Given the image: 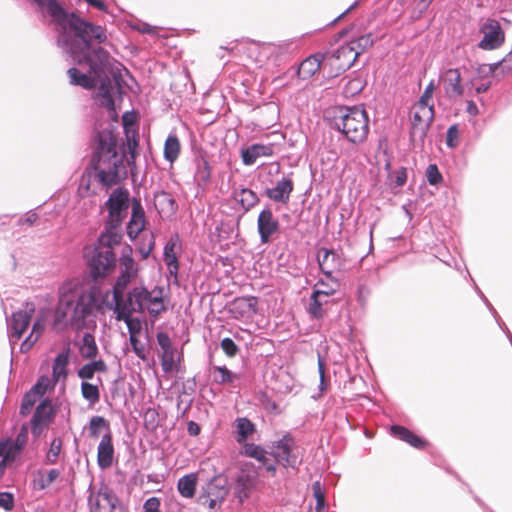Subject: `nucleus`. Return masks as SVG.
I'll use <instances>...</instances> for the list:
<instances>
[{
  "instance_id": "nucleus-1",
  "label": "nucleus",
  "mask_w": 512,
  "mask_h": 512,
  "mask_svg": "<svg viewBox=\"0 0 512 512\" xmlns=\"http://www.w3.org/2000/svg\"><path fill=\"white\" fill-rule=\"evenodd\" d=\"M101 307L100 295L95 288L85 289L78 283L66 281L58 290L52 326L56 331H64L68 327L82 329L86 319Z\"/></svg>"
},
{
  "instance_id": "nucleus-2",
  "label": "nucleus",
  "mask_w": 512,
  "mask_h": 512,
  "mask_svg": "<svg viewBox=\"0 0 512 512\" xmlns=\"http://www.w3.org/2000/svg\"><path fill=\"white\" fill-rule=\"evenodd\" d=\"M94 151L91 158L92 176L106 188L120 183L127 176L124 155L117 152V136L112 125L94 128Z\"/></svg>"
},
{
  "instance_id": "nucleus-3",
  "label": "nucleus",
  "mask_w": 512,
  "mask_h": 512,
  "mask_svg": "<svg viewBox=\"0 0 512 512\" xmlns=\"http://www.w3.org/2000/svg\"><path fill=\"white\" fill-rule=\"evenodd\" d=\"M369 122L367 111L360 106H339L333 109L329 118L330 128L356 146L366 142L370 131Z\"/></svg>"
},
{
  "instance_id": "nucleus-4",
  "label": "nucleus",
  "mask_w": 512,
  "mask_h": 512,
  "mask_svg": "<svg viewBox=\"0 0 512 512\" xmlns=\"http://www.w3.org/2000/svg\"><path fill=\"white\" fill-rule=\"evenodd\" d=\"M123 234L101 232L94 246L86 252L88 265L93 279L104 277L116 266V255L114 246L119 245Z\"/></svg>"
},
{
  "instance_id": "nucleus-5",
  "label": "nucleus",
  "mask_w": 512,
  "mask_h": 512,
  "mask_svg": "<svg viewBox=\"0 0 512 512\" xmlns=\"http://www.w3.org/2000/svg\"><path fill=\"white\" fill-rule=\"evenodd\" d=\"M130 203V194L126 188L117 187L109 195L104 203L108 210V217L102 232L113 234H123L121 225L127 216Z\"/></svg>"
},
{
  "instance_id": "nucleus-6",
  "label": "nucleus",
  "mask_w": 512,
  "mask_h": 512,
  "mask_svg": "<svg viewBox=\"0 0 512 512\" xmlns=\"http://www.w3.org/2000/svg\"><path fill=\"white\" fill-rule=\"evenodd\" d=\"M229 490L228 477L223 473H218L202 487L198 502L207 505L210 509L219 508L229 494Z\"/></svg>"
},
{
  "instance_id": "nucleus-7",
  "label": "nucleus",
  "mask_w": 512,
  "mask_h": 512,
  "mask_svg": "<svg viewBox=\"0 0 512 512\" xmlns=\"http://www.w3.org/2000/svg\"><path fill=\"white\" fill-rule=\"evenodd\" d=\"M271 449V455L276 463L284 468L298 470L302 463V458L297 452L295 439L290 433H286L281 439L275 441Z\"/></svg>"
},
{
  "instance_id": "nucleus-8",
  "label": "nucleus",
  "mask_w": 512,
  "mask_h": 512,
  "mask_svg": "<svg viewBox=\"0 0 512 512\" xmlns=\"http://www.w3.org/2000/svg\"><path fill=\"white\" fill-rule=\"evenodd\" d=\"M435 117L434 105L427 111L415 109L410 118L409 140L414 147L422 148Z\"/></svg>"
},
{
  "instance_id": "nucleus-9",
  "label": "nucleus",
  "mask_w": 512,
  "mask_h": 512,
  "mask_svg": "<svg viewBox=\"0 0 512 512\" xmlns=\"http://www.w3.org/2000/svg\"><path fill=\"white\" fill-rule=\"evenodd\" d=\"M34 312V305L26 303L24 309H19L6 318L7 333L12 347L18 343L23 333L28 329Z\"/></svg>"
},
{
  "instance_id": "nucleus-10",
  "label": "nucleus",
  "mask_w": 512,
  "mask_h": 512,
  "mask_svg": "<svg viewBox=\"0 0 512 512\" xmlns=\"http://www.w3.org/2000/svg\"><path fill=\"white\" fill-rule=\"evenodd\" d=\"M132 247L125 245L119 258L120 273L113 285L112 294L119 296L121 290H125L127 285L138 276V265L132 257Z\"/></svg>"
},
{
  "instance_id": "nucleus-11",
  "label": "nucleus",
  "mask_w": 512,
  "mask_h": 512,
  "mask_svg": "<svg viewBox=\"0 0 512 512\" xmlns=\"http://www.w3.org/2000/svg\"><path fill=\"white\" fill-rule=\"evenodd\" d=\"M483 34L478 47L485 51H492L500 48L505 41V33L500 23L493 18H488L479 28Z\"/></svg>"
},
{
  "instance_id": "nucleus-12",
  "label": "nucleus",
  "mask_w": 512,
  "mask_h": 512,
  "mask_svg": "<svg viewBox=\"0 0 512 512\" xmlns=\"http://www.w3.org/2000/svg\"><path fill=\"white\" fill-rule=\"evenodd\" d=\"M88 506L90 512H113L118 503L117 496L108 487L100 488L97 493L88 488Z\"/></svg>"
},
{
  "instance_id": "nucleus-13",
  "label": "nucleus",
  "mask_w": 512,
  "mask_h": 512,
  "mask_svg": "<svg viewBox=\"0 0 512 512\" xmlns=\"http://www.w3.org/2000/svg\"><path fill=\"white\" fill-rule=\"evenodd\" d=\"M296 49L297 44L293 39L282 40L277 43H262L259 46V56L278 62L291 55Z\"/></svg>"
},
{
  "instance_id": "nucleus-14",
  "label": "nucleus",
  "mask_w": 512,
  "mask_h": 512,
  "mask_svg": "<svg viewBox=\"0 0 512 512\" xmlns=\"http://www.w3.org/2000/svg\"><path fill=\"white\" fill-rule=\"evenodd\" d=\"M280 229L278 219L273 215L270 205H266L257 218V230L262 244L269 243Z\"/></svg>"
},
{
  "instance_id": "nucleus-15",
  "label": "nucleus",
  "mask_w": 512,
  "mask_h": 512,
  "mask_svg": "<svg viewBox=\"0 0 512 512\" xmlns=\"http://www.w3.org/2000/svg\"><path fill=\"white\" fill-rule=\"evenodd\" d=\"M356 47L354 44H343L336 50L325 52L327 61L331 66L335 67V61H340L337 68L342 71L350 69L357 60L360 52H354Z\"/></svg>"
},
{
  "instance_id": "nucleus-16",
  "label": "nucleus",
  "mask_w": 512,
  "mask_h": 512,
  "mask_svg": "<svg viewBox=\"0 0 512 512\" xmlns=\"http://www.w3.org/2000/svg\"><path fill=\"white\" fill-rule=\"evenodd\" d=\"M54 410L51 401L46 398L36 407L31 419V432L34 436H39L45 427L52 422Z\"/></svg>"
},
{
  "instance_id": "nucleus-17",
  "label": "nucleus",
  "mask_w": 512,
  "mask_h": 512,
  "mask_svg": "<svg viewBox=\"0 0 512 512\" xmlns=\"http://www.w3.org/2000/svg\"><path fill=\"white\" fill-rule=\"evenodd\" d=\"M28 440V428L22 425L14 439L9 438V443L5 448V454L0 462V468H5L10 462L18 459Z\"/></svg>"
},
{
  "instance_id": "nucleus-18",
  "label": "nucleus",
  "mask_w": 512,
  "mask_h": 512,
  "mask_svg": "<svg viewBox=\"0 0 512 512\" xmlns=\"http://www.w3.org/2000/svg\"><path fill=\"white\" fill-rule=\"evenodd\" d=\"M145 227V211L139 199L133 198L132 211L129 221L126 224V234L131 241H134Z\"/></svg>"
},
{
  "instance_id": "nucleus-19",
  "label": "nucleus",
  "mask_w": 512,
  "mask_h": 512,
  "mask_svg": "<svg viewBox=\"0 0 512 512\" xmlns=\"http://www.w3.org/2000/svg\"><path fill=\"white\" fill-rule=\"evenodd\" d=\"M193 165L194 183L198 188L205 189L209 185L212 176V168L210 166L206 154L200 152L197 155H195L193 159Z\"/></svg>"
},
{
  "instance_id": "nucleus-20",
  "label": "nucleus",
  "mask_w": 512,
  "mask_h": 512,
  "mask_svg": "<svg viewBox=\"0 0 512 512\" xmlns=\"http://www.w3.org/2000/svg\"><path fill=\"white\" fill-rule=\"evenodd\" d=\"M317 262L326 277H331L333 270L340 268L343 264L341 255L336 250L326 247L319 248Z\"/></svg>"
},
{
  "instance_id": "nucleus-21",
  "label": "nucleus",
  "mask_w": 512,
  "mask_h": 512,
  "mask_svg": "<svg viewBox=\"0 0 512 512\" xmlns=\"http://www.w3.org/2000/svg\"><path fill=\"white\" fill-rule=\"evenodd\" d=\"M294 189L293 181L289 177H282L274 187H266L264 195L274 202L287 204Z\"/></svg>"
},
{
  "instance_id": "nucleus-22",
  "label": "nucleus",
  "mask_w": 512,
  "mask_h": 512,
  "mask_svg": "<svg viewBox=\"0 0 512 512\" xmlns=\"http://www.w3.org/2000/svg\"><path fill=\"white\" fill-rule=\"evenodd\" d=\"M113 459L112 433H104L97 447V464L101 469H107L112 466Z\"/></svg>"
},
{
  "instance_id": "nucleus-23",
  "label": "nucleus",
  "mask_w": 512,
  "mask_h": 512,
  "mask_svg": "<svg viewBox=\"0 0 512 512\" xmlns=\"http://www.w3.org/2000/svg\"><path fill=\"white\" fill-rule=\"evenodd\" d=\"M231 312L235 317H252L258 313V298L255 296L235 298L231 303Z\"/></svg>"
},
{
  "instance_id": "nucleus-24",
  "label": "nucleus",
  "mask_w": 512,
  "mask_h": 512,
  "mask_svg": "<svg viewBox=\"0 0 512 512\" xmlns=\"http://www.w3.org/2000/svg\"><path fill=\"white\" fill-rule=\"evenodd\" d=\"M273 152L272 144L254 143L241 150L242 162L246 166H252L259 157H270Z\"/></svg>"
},
{
  "instance_id": "nucleus-25",
  "label": "nucleus",
  "mask_w": 512,
  "mask_h": 512,
  "mask_svg": "<svg viewBox=\"0 0 512 512\" xmlns=\"http://www.w3.org/2000/svg\"><path fill=\"white\" fill-rule=\"evenodd\" d=\"M444 90L450 99L460 97L464 93L461 85V74L457 68H449L445 71L443 77Z\"/></svg>"
},
{
  "instance_id": "nucleus-26",
  "label": "nucleus",
  "mask_w": 512,
  "mask_h": 512,
  "mask_svg": "<svg viewBox=\"0 0 512 512\" xmlns=\"http://www.w3.org/2000/svg\"><path fill=\"white\" fill-rule=\"evenodd\" d=\"M60 475L61 471L57 468L37 469L32 473L31 487L34 491H43L56 481Z\"/></svg>"
},
{
  "instance_id": "nucleus-27",
  "label": "nucleus",
  "mask_w": 512,
  "mask_h": 512,
  "mask_svg": "<svg viewBox=\"0 0 512 512\" xmlns=\"http://www.w3.org/2000/svg\"><path fill=\"white\" fill-rule=\"evenodd\" d=\"M124 291L121 290V293L115 296L113 294V301H114V307L113 310L116 313V319L118 321L123 320L124 322H127L129 320V317H132L133 312H137L136 307L133 304V300L127 294V297H124Z\"/></svg>"
},
{
  "instance_id": "nucleus-28",
  "label": "nucleus",
  "mask_w": 512,
  "mask_h": 512,
  "mask_svg": "<svg viewBox=\"0 0 512 512\" xmlns=\"http://www.w3.org/2000/svg\"><path fill=\"white\" fill-rule=\"evenodd\" d=\"M327 61L325 53H315L306 59H304L299 67L297 74L299 78L306 80L312 77L321 67L323 63Z\"/></svg>"
},
{
  "instance_id": "nucleus-29",
  "label": "nucleus",
  "mask_w": 512,
  "mask_h": 512,
  "mask_svg": "<svg viewBox=\"0 0 512 512\" xmlns=\"http://www.w3.org/2000/svg\"><path fill=\"white\" fill-rule=\"evenodd\" d=\"M391 435L401 441L408 443L416 449H424L427 445L426 441L414 434L408 428L401 425H392L390 428Z\"/></svg>"
},
{
  "instance_id": "nucleus-30",
  "label": "nucleus",
  "mask_w": 512,
  "mask_h": 512,
  "mask_svg": "<svg viewBox=\"0 0 512 512\" xmlns=\"http://www.w3.org/2000/svg\"><path fill=\"white\" fill-rule=\"evenodd\" d=\"M232 196L234 200L237 201V203H239V205L245 212L251 210L260 201L256 192L245 187L234 188Z\"/></svg>"
},
{
  "instance_id": "nucleus-31",
  "label": "nucleus",
  "mask_w": 512,
  "mask_h": 512,
  "mask_svg": "<svg viewBox=\"0 0 512 512\" xmlns=\"http://www.w3.org/2000/svg\"><path fill=\"white\" fill-rule=\"evenodd\" d=\"M68 363L69 349H66L57 354L52 364V378L54 382H58L61 378H66Z\"/></svg>"
},
{
  "instance_id": "nucleus-32",
  "label": "nucleus",
  "mask_w": 512,
  "mask_h": 512,
  "mask_svg": "<svg viewBox=\"0 0 512 512\" xmlns=\"http://www.w3.org/2000/svg\"><path fill=\"white\" fill-rule=\"evenodd\" d=\"M175 245L176 244L173 241V238H171L164 246L163 258L170 276H173L175 279H177L179 263L177 255L174 251Z\"/></svg>"
},
{
  "instance_id": "nucleus-33",
  "label": "nucleus",
  "mask_w": 512,
  "mask_h": 512,
  "mask_svg": "<svg viewBox=\"0 0 512 512\" xmlns=\"http://www.w3.org/2000/svg\"><path fill=\"white\" fill-rule=\"evenodd\" d=\"M197 487V474L189 473L177 481V490L184 498H192L195 495Z\"/></svg>"
},
{
  "instance_id": "nucleus-34",
  "label": "nucleus",
  "mask_w": 512,
  "mask_h": 512,
  "mask_svg": "<svg viewBox=\"0 0 512 512\" xmlns=\"http://www.w3.org/2000/svg\"><path fill=\"white\" fill-rule=\"evenodd\" d=\"M326 278L327 280L319 279L314 286L313 292H318L319 297H332L340 287L339 281L332 275Z\"/></svg>"
},
{
  "instance_id": "nucleus-35",
  "label": "nucleus",
  "mask_w": 512,
  "mask_h": 512,
  "mask_svg": "<svg viewBox=\"0 0 512 512\" xmlns=\"http://www.w3.org/2000/svg\"><path fill=\"white\" fill-rule=\"evenodd\" d=\"M236 423V441L239 444L245 443L249 436L255 431V424L246 417H240L235 420Z\"/></svg>"
},
{
  "instance_id": "nucleus-36",
  "label": "nucleus",
  "mask_w": 512,
  "mask_h": 512,
  "mask_svg": "<svg viewBox=\"0 0 512 512\" xmlns=\"http://www.w3.org/2000/svg\"><path fill=\"white\" fill-rule=\"evenodd\" d=\"M210 376L213 383L218 385L233 384L238 378L236 374L230 371L226 366H212L210 368Z\"/></svg>"
},
{
  "instance_id": "nucleus-37",
  "label": "nucleus",
  "mask_w": 512,
  "mask_h": 512,
  "mask_svg": "<svg viewBox=\"0 0 512 512\" xmlns=\"http://www.w3.org/2000/svg\"><path fill=\"white\" fill-rule=\"evenodd\" d=\"M80 355L86 359H93L98 354V347L94 335L89 332L83 334L79 346Z\"/></svg>"
},
{
  "instance_id": "nucleus-38",
  "label": "nucleus",
  "mask_w": 512,
  "mask_h": 512,
  "mask_svg": "<svg viewBox=\"0 0 512 512\" xmlns=\"http://www.w3.org/2000/svg\"><path fill=\"white\" fill-rule=\"evenodd\" d=\"M107 370L106 363L102 360H94L83 365L78 370V377L81 379H92L96 372H105Z\"/></svg>"
},
{
  "instance_id": "nucleus-39",
  "label": "nucleus",
  "mask_w": 512,
  "mask_h": 512,
  "mask_svg": "<svg viewBox=\"0 0 512 512\" xmlns=\"http://www.w3.org/2000/svg\"><path fill=\"white\" fill-rule=\"evenodd\" d=\"M180 141L175 134H170L164 144V158L173 163L180 154Z\"/></svg>"
},
{
  "instance_id": "nucleus-40",
  "label": "nucleus",
  "mask_w": 512,
  "mask_h": 512,
  "mask_svg": "<svg viewBox=\"0 0 512 512\" xmlns=\"http://www.w3.org/2000/svg\"><path fill=\"white\" fill-rule=\"evenodd\" d=\"M101 429H104L105 433H111L109 421L103 416L91 417L89 421V436L94 439L98 438Z\"/></svg>"
},
{
  "instance_id": "nucleus-41",
  "label": "nucleus",
  "mask_w": 512,
  "mask_h": 512,
  "mask_svg": "<svg viewBox=\"0 0 512 512\" xmlns=\"http://www.w3.org/2000/svg\"><path fill=\"white\" fill-rule=\"evenodd\" d=\"M318 292H312L310 296V303L307 309L310 317L314 320H321L326 315V310L324 306L321 304L320 297Z\"/></svg>"
},
{
  "instance_id": "nucleus-42",
  "label": "nucleus",
  "mask_w": 512,
  "mask_h": 512,
  "mask_svg": "<svg viewBox=\"0 0 512 512\" xmlns=\"http://www.w3.org/2000/svg\"><path fill=\"white\" fill-rule=\"evenodd\" d=\"M129 296L133 300V304L137 309V312H143L144 303L147 298H150V292L144 287H134L128 292Z\"/></svg>"
},
{
  "instance_id": "nucleus-43",
  "label": "nucleus",
  "mask_w": 512,
  "mask_h": 512,
  "mask_svg": "<svg viewBox=\"0 0 512 512\" xmlns=\"http://www.w3.org/2000/svg\"><path fill=\"white\" fill-rule=\"evenodd\" d=\"M81 394L90 405H95L100 400V391L98 386L86 381L81 383Z\"/></svg>"
},
{
  "instance_id": "nucleus-44",
  "label": "nucleus",
  "mask_w": 512,
  "mask_h": 512,
  "mask_svg": "<svg viewBox=\"0 0 512 512\" xmlns=\"http://www.w3.org/2000/svg\"><path fill=\"white\" fill-rule=\"evenodd\" d=\"M248 481L244 476H238L234 485V497L242 504L249 498Z\"/></svg>"
},
{
  "instance_id": "nucleus-45",
  "label": "nucleus",
  "mask_w": 512,
  "mask_h": 512,
  "mask_svg": "<svg viewBox=\"0 0 512 512\" xmlns=\"http://www.w3.org/2000/svg\"><path fill=\"white\" fill-rule=\"evenodd\" d=\"M435 88V82L434 80H431L426 86L422 95L420 96L418 102L415 104L414 109H418L420 111H427V109H429V107L432 105L429 103V101L432 98Z\"/></svg>"
},
{
  "instance_id": "nucleus-46",
  "label": "nucleus",
  "mask_w": 512,
  "mask_h": 512,
  "mask_svg": "<svg viewBox=\"0 0 512 512\" xmlns=\"http://www.w3.org/2000/svg\"><path fill=\"white\" fill-rule=\"evenodd\" d=\"M62 449V440L59 437L54 438L50 443V448L45 455V463L54 465L58 462V458Z\"/></svg>"
},
{
  "instance_id": "nucleus-47",
  "label": "nucleus",
  "mask_w": 512,
  "mask_h": 512,
  "mask_svg": "<svg viewBox=\"0 0 512 512\" xmlns=\"http://www.w3.org/2000/svg\"><path fill=\"white\" fill-rule=\"evenodd\" d=\"M243 454L247 457L254 458L259 462L265 459L266 451L260 445L254 443H242Z\"/></svg>"
},
{
  "instance_id": "nucleus-48",
  "label": "nucleus",
  "mask_w": 512,
  "mask_h": 512,
  "mask_svg": "<svg viewBox=\"0 0 512 512\" xmlns=\"http://www.w3.org/2000/svg\"><path fill=\"white\" fill-rule=\"evenodd\" d=\"M176 350L172 347L163 349L161 353V366L165 373L171 372L175 364Z\"/></svg>"
},
{
  "instance_id": "nucleus-49",
  "label": "nucleus",
  "mask_w": 512,
  "mask_h": 512,
  "mask_svg": "<svg viewBox=\"0 0 512 512\" xmlns=\"http://www.w3.org/2000/svg\"><path fill=\"white\" fill-rule=\"evenodd\" d=\"M38 399L39 397L32 393L30 390L26 392L21 401L20 415H28Z\"/></svg>"
},
{
  "instance_id": "nucleus-50",
  "label": "nucleus",
  "mask_w": 512,
  "mask_h": 512,
  "mask_svg": "<svg viewBox=\"0 0 512 512\" xmlns=\"http://www.w3.org/2000/svg\"><path fill=\"white\" fill-rule=\"evenodd\" d=\"M374 43L371 33L359 36L356 40L351 41L349 44H354L356 47L354 52L363 53L367 48L371 47Z\"/></svg>"
},
{
  "instance_id": "nucleus-51",
  "label": "nucleus",
  "mask_w": 512,
  "mask_h": 512,
  "mask_svg": "<svg viewBox=\"0 0 512 512\" xmlns=\"http://www.w3.org/2000/svg\"><path fill=\"white\" fill-rule=\"evenodd\" d=\"M50 384L51 380L49 377L45 375L40 376L36 383L31 387L30 391L40 398L46 393Z\"/></svg>"
},
{
  "instance_id": "nucleus-52",
  "label": "nucleus",
  "mask_w": 512,
  "mask_h": 512,
  "mask_svg": "<svg viewBox=\"0 0 512 512\" xmlns=\"http://www.w3.org/2000/svg\"><path fill=\"white\" fill-rule=\"evenodd\" d=\"M146 303L149 305L148 309L151 314L158 315L165 310L161 295L153 296L150 292V298H147Z\"/></svg>"
},
{
  "instance_id": "nucleus-53",
  "label": "nucleus",
  "mask_w": 512,
  "mask_h": 512,
  "mask_svg": "<svg viewBox=\"0 0 512 512\" xmlns=\"http://www.w3.org/2000/svg\"><path fill=\"white\" fill-rule=\"evenodd\" d=\"M426 176L430 185H438L443 181L442 174L436 164L428 165L426 169Z\"/></svg>"
},
{
  "instance_id": "nucleus-54",
  "label": "nucleus",
  "mask_w": 512,
  "mask_h": 512,
  "mask_svg": "<svg viewBox=\"0 0 512 512\" xmlns=\"http://www.w3.org/2000/svg\"><path fill=\"white\" fill-rule=\"evenodd\" d=\"M474 289L477 293V295L480 297V299L483 301V303L487 306L493 317L495 318L496 322L500 327L505 326V323L501 320L499 314L493 307V305L489 302L487 297L483 294V292L480 290V288L477 286V284L474 282Z\"/></svg>"
},
{
  "instance_id": "nucleus-55",
  "label": "nucleus",
  "mask_w": 512,
  "mask_h": 512,
  "mask_svg": "<svg viewBox=\"0 0 512 512\" xmlns=\"http://www.w3.org/2000/svg\"><path fill=\"white\" fill-rule=\"evenodd\" d=\"M459 144V129L456 124L451 125L446 133V145L449 148H456Z\"/></svg>"
},
{
  "instance_id": "nucleus-56",
  "label": "nucleus",
  "mask_w": 512,
  "mask_h": 512,
  "mask_svg": "<svg viewBox=\"0 0 512 512\" xmlns=\"http://www.w3.org/2000/svg\"><path fill=\"white\" fill-rule=\"evenodd\" d=\"M220 345L224 353L229 357H234L239 351L236 343L229 337L223 338Z\"/></svg>"
},
{
  "instance_id": "nucleus-57",
  "label": "nucleus",
  "mask_w": 512,
  "mask_h": 512,
  "mask_svg": "<svg viewBox=\"0 0 512 512\" xmlns=\"http://www.w3.org/2000/svg\"><path fill=\"white\" fill-rule=\"evenodd\" d=\"M396 187H402L407 181V168L400 167L398 170L393 172L392 178H389Z\"/></svg>"
},
{
  "instance_id": "nucleus-58",
  "label": "nucleus",
  "mask_w": 512,
  "mask_h": 512,
  "mask_svg": "<svg viewBox=\"0 0 512 512\" xmlns=\"http://www.w3.org/2000/svg\"><path fill=\"white\" fill-rule=\"evenodd\" d=\"M312 488L314 497L316 499V510L319 511L325 507V494L322 491L319 482H315Z\"/></svg>"
},
{
  "instance_id": "nucleus-59",
  "label": "nucleus",
  "mask_w": 512,
  "mask_h": 512,
  "mask_svg": "<svg viewBox=\"0 0 512 512\" xmlns=\"http://www.w3.org/2000/svg\"><path fill=\"white\" fill-rule=\"evenodd\" d=\"M0 507L5 511H11L14 507V496L10 492H0Z\"/></svg>"
},
{
  "instance_id": "nucleus-60",
  "label": "nucleus",
  "mask_w": 512,
  "mask_h": 512,
  "mask_svg": "<svg viewBox=\"0 0 512 512\" xmlns=\"http://www.w3.org/2000/svg\"><path fill=\"white\" fill-rule=\"evenodd\" d=\"M144 512H160V500L153 496L148 498L143 504Z\"/></svg>"
},
{
  "instance_id": "nucleus-61",
  "label": "nucleus",
  "mask_w": 512,
  "mask_h": 512,
  "mask_svg": "<svg viewBox=\"0 0 512 512\" xmlns=\"http://www.w3.org/2000/svg\"><path fill=\"white\" fill-rule=\"evenodd\" d=\"M129 342H130V344L132 346V349H133L134 353L137 356H139L141 358H144V346L140 342L138 337L136 335H133V333H131V335H129Z\"/></svg>"
},
{
  "instance_id": "nucleus-62",
  "label": "nucleus",
  "mask_w": 512,
  "mask_h": 512,
  "mask_svg": "<svg viewBox=\"0 0 512 512\" xmlns=\"http://www.w3.org/2000/svg\"><path fill=\"white\" fill-rule=\"evenodd\" d=\"M38 335L32 336V334H29L20 344V352L21 353H27L33 345L37 342Z\"/></svg>"
},
{
  "instance_id": "nucleus-63",
  "label": "nucleus",
  "mask_w": 512,
  "mask_h": 512,
  "mask_svg": "<svg viewBox=\"0 0 512 512\" xmlns=\"http://www.w3.org/2000/svg\"><path fill=\"white\" fill-rule=\"evenodd\" d=\"M38 335L32 336V334H29L20 344V352L21 353H27L33 345L37 342Z\"/></svg>"
},
{
  "instance_id": "nucleus-64",
  "label": "nucleus",
  "mask_w": 512,
  "mask_h": 512,
  "mask_svg": "<svg viewBox=\"0 0 512 512\" xmlns=\"http://www.w3.org/2000/svg\"><path fill=\"white\" fill-rule=\"evenodd\" d=\"M158 413L154 409H148L145 412L144 418L147 427L155 428L157 426Z\"/></svg>"
}]
</instances>
